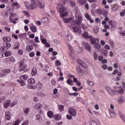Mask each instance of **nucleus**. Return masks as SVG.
<instances>
[{
  "mask_svg": "<svg viewBox=\"0 0 125 125\" xmlns=\"http://www.w3.org/2000/svg\"><path fill=\"white\" fill-rule=\"evenodd\" d=\"M40 8H43L44 7V2L42 0H32L31 4H30V9H36L38 7Z\"/></svg>",
  "mask_w": 125,
  "mask_h": 125,
  "instance_id": "nucleus-1",
  "label": "nucleus"
},
{
  "mask_svg": "<svg viewBox=\"0 0 125 125\" xmlns=\"http://www.w3.org/2000/svg\"><path fill=\"white\" fill-rule=\"evenodd\" d=\"M57 8L61 17H65L68 15V12H66V9L64 7L61 6V4H58Z\"/></svg>",
  "mask_w": 125,
  "mask_h": 125,
  "instance_id": "nucleus-2",
  "label": "nucleus"
},
{
  "mask_svg": "<svg viewBox=\"0 0 125 125\" xmlns=\"http://www.w3.org/2000/svg\"><path fill=\"white\" fill-rule=\"evenodd\" d=\"M19 71L20 72H22V71H24L26 68H27V64H25V62H24V60H21L19 62Z\"/></svg>",
  "mask_w": 125,
  "mask_h": 125,
  "instance_id": "nucleus-3",
  "label": "nucleus"
},
{
  "mask_svg": "<svg viewBox=\"0 0 125 125\" xmlns=\"http://www.w3.org/2000/svg\"><path fill=\"white\" fill-rule=\"evenodd\" d=\"M106 90L108 91V93H109V94L113 95L114 92H118V91H119V90L120 89V87L117 86H114V90H112V89L110 88L109 87H106Z\"/></svg>",
  "mask_w": 125,
  "mask_h": 125,
  "instance_id": "nucleus-4",
  "label": "nucleus"
},
{
  "mask_svg": "<svg viewBox=\"0 0 125 125\" xmlns=\"http://www.w3.org/2000/svg\"><path fill=\"white\" fill-rule=\"evenodd\" d=\"M82 18L81 16H78L77 17V20H74L72 22H71V25L72 26L77 25V26H79L80 24H81L82 22Z\"/></svg>",
  "mask_w": 125,
  "mask_h": 125,
  "instance_id": "nucleus-5",
  "label": "nucleus"
},
{
  "mask_svg": "<svg viewBox=\"0 0 125 125\" xmlns=\"http://www.w3.org/2000/svg\"><path fill=\"white\" fill-rule=\"evenodd\" d=\"M76 71L77 72L78 75L80 76V77H83V74H84V72L82 69H81V67L79 66H77L76 67Z\"/></svg>",
  "mask_w": 125,
  "mask_h": 125,
  "instance_id": "nucleus-6",
  "label": "nucleus"
},
{
  "mask_svg": "<svg viewBox=\"0 0 125 125\" xmlns=\"http://www.w3.org/2000/svg\"><path fill=\"white\" fill-rule=\"evenodd\" d=\"M83 45H84V47L86 50H87V51H88L89 52H91V46H90V44L86 43V42H83Z\"/></svg>",
  "mask_w": 125,
  "mask_h": 125,
  "instance_id": "nucleus-7",
  "label": "nucleus"
},
{
  "mask_svg": "<svg viewBox=\"0 0 125 125\" xmlns=\"http://www.w3.org/2000/svg\"><path fill=\"white\" fill-rule=\"evenodd\" d=\"M69 113L71 116L75 117L77 115V110L73 107H71L69 109Z\"/></svg>",
  "mask_w": 125,
  "mask_h": 125,
  "instance_id": "nucleus-8",
  "label": "nucleus"
},
{
  "mask_svg": "<svg viewBox=\"0 0 125 125\" xmlns=\"http://www.w3.org/2000/svg\"><path fill=\"white\" fill-rule=\"evenodd\" d=\"M7 63L10 64V63H14L15 62V58L13 57H10L5 59Z\"/></svg>",
  "mask_w": 125,
  "mask_h": 125,
  "instance_id": "nucleus-9",
  "label": "nucleus"
},
{
  "mask_svg": "<svg viewBox=\"0 0 125 125\" xmlns=\"http://www.w3.org/2000/svg\"><path fill=\"white\" fill-rule=\"evenodd\" d=\"M89 41H90L91 43L92 44H95V43L96 42V40H97V41H99V39H98L97 38L94 39L91 35H89Z\"/></svg>",
  "mask_w": 125,
  "mask_h": 125,
  "instance_id": "nucleus-10",
  "label": "nucleus"
},
{
  "mask_svg": "<svg viewBox=\"0 0 125 125\" xmlns=\"http://www.w3.org/2000/svg\"><path fill=\"white\" fill-rule=\"evenodd\" d=\"M5 119L7 121H9L11 119V114L9 111H6L5 112Z\"/></svg>",
  "mask_w": 125,
  "mask_h": 125,
  "instance_id": "nucleus-11",
  "label": "nucleus"
},
{
  "mask_svg": "<svg viewBox=\"0 0 125 125\" xmlns=\"http://www.w3.org/2000/svg\"><path fill=\"white\" fill-rule=\"evenodd\" d=\"M73 30L75 33L79 32V34H82V30L79 26H73Z\"/></svg>",
  "mask_w": 125,
  "mask_h": 125,
  "instance_id": "nucleus-12",
  "label": "nucleus"
},
{
  "mask_svg": "<svg viewBox=\"0 0 125 125\" xmlns=\"http://www.w3.org/2000/svg\"><path fill=\"white\" fill-rule=\"evenodd\" d=\"M109 113L111 118H116V117H117V114H116L115 110H111V109L109 110Z\"/></svg>",
  "mask_w": 125,
  "mask_h": 125,
  "instance_id": "nucleus-13",
  "label": "nucleus"
},
{
  "mask_svg": "<svg viewBox=\"0 0 125 125\" xmlns=\"http://www.w3.org/2000/svg\"><path fill=\"white\" fill-rule=\"evenodd\" d=\"M65 39L67 42H70V41L73 40V36L72 35L68 34L65 36Z\"/></svg>",
  "mask_w": 125,
  "mask_h": 125,
  "instance_id": "nucleus-14",
  "label": "nucleus"
},
{
  "mask_svg": "<svg viewBox=\"0 0 125 125\" xmlns=\"http://www.w3.org/2000/svg\"><path fill=\"white\" fill-rule=\"evenodd\" d=\"M38 74V71L37 68L33 67L31 70V75L32 76H36Z\"/></svg>",
  "mask_w": 125,
  "mask_h": 125,
  "instance_id": "nucleus-15",
  "label": "nucleus"
},
{
  "mask_svg": "<svg viewBox=\"0 0 125 125\" xmlns=\"http://www.w3.org/2000/svg\"><path fill=\"white\" fill-rule=\"evenodd\" d=\"M20 46V43L18 42H15L14 46H13V49H18Z\"/></svg>",
  "mask_w": 125,
  "mask_h": 125,
  "instance_id": "nucleus-16",
  "label": "nucleus"
},
{
  "mask_svg": "<svg viewBox=\"0 0 125 125\" xmlns=\"http://www.w3.org/2000/svg\"><path fill=\"white\" fill-rule=\"evenodd\" d=\"M3 41H4L5 42H11V38L9 36L4 37H3Z\"/></svg>",
  "mask_w": 125,
  "mask_h": 125,
  "instance_id": "nucleus-17",
  "label": "nucleus"
},
{
  "mask_svg": "<svg viewBox=\"0 0 125 125\" xmlns=\"http://www.w3.org/2000/svg\"><path fill=\"white\" fill-rule=\"evenodd\" d=\"M42 105L41 104H37L34 105V108L36 110H40V109H42Z\"/></svg>",
  "mask_w": 125,
  "mask_h": 125,
  "instance_id": "nucleus-18",
  "label": "nucleus"
},
{
  "mask_svg": "<svg viewBox=\"0 0 125 125\" xmlns=\"http://www.w3.org/2000/svg\"><path fill=\"white\" fill-rule=\"evenodd\" d=\"M28 78L29 77L27 75H21L20 78V80H21L22 81H26L28 80Z\"/></svg>",
  "mask_w": 125,
  "mask_h": 125,
  "instance_id": "nucleus-19",
  "label": "nucleus"
},
{
  "mask_svg": "<svg viewBox=\"0 0 125 125\" xmlns=\"http://www.w3.org/2000/svg\"><path fill=\"white\" fill-rule=\"evenodd\" d=\"M27 82L29 84H35V83H36V80H35L33 78H31L30 79H28Z\"/></svg>",
  "mask_w": 125,
  "mask_h": 125,
  "instance_id": "nucleus-20",
  "label": "nucleus"
},
{
  "mask_svg": "<svg viewBox=\"0 0 125 125\" xmlns=\"http://www.w3.org/2000/svg\"><path fill=\"white\" fill-rule=\"evenodd\" d=\"M9 105H10V101L9 100L6 101L3 104V106L4 108H7Z\"/></svg>",
  "mask_w": 125,
  "mask_h": 125,
  "instance_id": "nucleus-21",
  "label": "nucleus"
},
{
  "mask_svg": "<svg viewBox=\"0 0 125 125\" xmlns=\"http://www.w3.org/2000/svg\"><path fill=\"white\" fill-rule=\"evenodd\" d=\"M42 23H48L49 22V19L47 17L43 18L41 19Z\"/></svg>",
  "mask_w": 125,
  "mask_h": 125,
  "instance_id": "nucleus-22",
  "label": "nucleus"
},
{
  "mask_svg": "<svg viewBox=\"0 0 125 125\" xmlns=\"http://www.w3.org/2000/svg\"><path fill=\"white\" fill-rule=\"evenodd\" d=\"M125 97L122 96V97H120L118 98V102L119 103H120V104H122V103H124L125 102Z\"/></svg>",
  "mask_w": 125,
  "mask_h": 125,
  "instance_id": "nucleus-23",
  "label": "nucleus"
},
{
  "mask_svg": "<svg viewBox=\"0 0 125 125\" xmlns=\"http://www.w3.org/2000/svg\"><path fill=\"white\" fill-rule=\"evenodd\" d=\"M41 40L42 43H43L44 44L45 43H46V42H47L46 39L42 35H41Z\"/></svg>",
  "mask_w": 125,
  "mask_h": 125,
  "instance_id": "nucleus-24",
  "label": "nucleus"
},
{
  "mask_svg": "<svg viewBox=\"0 0 125 125\" xmlns=\"http://www.w3.org/2000/svg\"><path fill=\"white\" fill-rule=\"evenodd\" d=\"M72 20H73L72 18H69L68 19H63V21L64 23H70V22H71V21H72Z\"/></svg>",
  "mask_w": 125,
  "mask_h": 125,
  "instance_id": "nucleus-25",
  "label": "nucleus"
},
{
  "mask_svg": "<svg viewBox=\"0 0 125 125\" xmlns=\"http://www.w3.org/2000/svg\"><path fill=\"white\" fill-rule=\"evenodd\" d=\"M96 12L99 15H102V13H103V9L101 8H99L96 10Z\"/></svg>",
  "mask_w": 125,
  "mask_h": 125,
  "instance_id": "nucleus-26",
  "label": "nucleus"
},
{
  "mask_svg": "<svg viewBox=\"0 0 125 125\" xmlns=\"http://www.w3.org/2000/svg\"><path fill=\"white\" fill-rule=\"evenodd\" d=\"M54 118L57 121H59V120H61V115L60 114H56L54 115Z\"/></svg>",
  "mask_w": 125,
  "mask_h": 125,
  "instance_id": "nucleus-27",
  "label": "nucleus"
},
{
  "mask_svg": "<svg viewBox=\"0 0 125 125\" xmlns=\"http://www.w3.org/2000/svg\"><path fill=\"white\" fill-rule=\"evenodd\" d=\"M58 108L61 112H63L64 111V105L62 104H59L58 105Z\"/></svg>",
  "mask_w": 125,
  "mask_h": 125,
  "instance_id": "nucleus-28",
  "label": "nucleus"
},
{
  "mask_svg": "<svg viewBox=\"0 0 125 125\" xmlns=\"http://www.w3.org/2000/svg\"><path fill=\"white\" fill-rule=\"evenodd\" d=\"M83 38H84L85 39H89V36H88V33L86 32H84V33L83 34Z\"/></svg>",
  "mask_w": 125,
  "mask_h": 125,
  "instance_id": "nucleus-29",
  "label": "nucleus"
},
{
  "mask_svg": "<svg viewBox=\"0 0 125 125\" xmlns=\"http://www.w3.org/2000/svg\"><path fill=\"white\" fill-rule=\"evenodd\" d=\"M30 29L33 33H36L37 32V27L34 25H32L30 27Z\"/></svg>",
  "mask_w": 125,
  "mask_h": 125,
  "instance_id": "nucleus-30",
  "label": "nucleus"
},
{
  "mask_svg": "<svg viewBox=\"0 0 125 125\" xmlns=\"http://www.w3.org/2000/svg\"><path fill=\"white\" fill-rule=\"evenodd\" d=\"M47 115L49 118H50V119H51V118H53L54 116V114H53V112L52 111H48L47 113Z\"/></svg>",
  "mask_w": 125,
  "mask_h": 125,
  "instance_id": "nucleus-31",
  "label": "nucleus"
},
{
  "mask_svg": "<svg viewBox=\"0 0 125 125\" xmlns=\"http://www.w3.org/2000/svg\"><path fill=\"white\" fill-rule=\"evenodd\" d=\"M2 73L4 74H9L10 73V69H5L2 70Z\"/></svg>",
  "mask_w": 125,
  "mask_h": 125,
  "instance_id": "nucleus-32",
  "label": "nucleus"
},
{
  "mask_svg": "<svg viewBox=\"0 0 125 125\" xmlns=\"http://www.w3.org/2000/svg\"><path fill=\"white\" fill-rule=\"evenodd\" d=\"M102 15H103L104 17H107V16H108V13H107V11L103 9V12Z\"/></svg>",
  "mask_w": 125,
  "mask_h": 125,
  "instance_id": "nucleus-33",
  "label": "nucleus"
},
{
  "mask_svg": "<svg viewBox=\"0 0 125 125\" xmlns=\"http://www.w3.org/2000/svg\"><path fill=\"white\" fill-rule=\"evenodd\" d=\"M68 49L70 50L72 54H74V49H73V47L72 45H71L70 44H68Z\"/></svg>",
  "mask_w": 125,
  "mask_h": 125,
  "instance_id": "nucleus-34",
  "label": "nucleus"
},
{
  "mask_svg": "<svg viewBox=\"0 0 125 125\" xmlns=\"http://www.w3.org/2000/svg\"><path fill=\"white\" fill-rule=\"evenodd\" d=\"M25 6L26 7V8H27V9L28 10H31V4H30V3L28 2H25Z\"/></svg>",
  "mask_w": 125,
  "mask_h": 125,
  "instance_id": "nucleus-35",
  "label": "nucleus"
},
{
  "mask_svg": "<svg viewBox=\"0 0 125 125\" xmlns=\"http://www.w3.org/2000/svg\"><path fill=\"white\" fill-rule=\"evenodd\" d=\"M10 22H12V23H13V24L16 23V21H14V17H13V16H10Z\"/></svg>",
  "mask_w": 125,
  "mask_h": 125,
  "instance_id": "nucleus-36",
  "label": "nucleus"
},
{
  "mask_svg": "<svg viewBox=\"0 0 125 125\" xmlns=\"http://www.w3.org/2000/svg\"><path fill=\"white\" fill-rule=\"evenodd\" d=\"M78 2L81 4V5H83V4H85V0H78Z\"/></svg>",
  "mask_w": 125,
  "mask_h": 125,
  "instance_id": "nucleus-37",
  "label": "nucleus"
},
{
  "mask_svg": "<svg viewBox=\"0 0 125 125\" xmlns=\"http://www.w3.org/2000/svg\"><path fill=\"white\" fill-rule=\"evenodd\" d=\"M98 32H99V28L97 26H95L94 28V33L98 34Z\"/></svg>",
  "mask_w": 125,
  "mask_h": 125,
  "instance_id": "nucleus-38",
  "label": "nucleus"
},
{
  "mask_svg": "<svg viewBox=\"0 0 125 125\" xmlns=\"http://www.w3.org/2000/svg\"><path fill=\"white\" fill-rule=\"evenodd\" d=\"M29 112H30V108L27 107L24 109V113L25 115H28V114H29Z\"/></svg>",
  "mask_w": 125,
  "mask_h": 125,
  "instance_id": "nucleus-39",
  "label": "nucleus"
},
{
  "mask_svg": "<svg viewBox=\"0 0 125 125\" xmlns=\"http://www.w3.org/2000/svg\"><path fill=\"white\" fill-rule=\"evenodd\" d=\"M34 48L32 45L27 46L26 49L28 51H31V50Z\"/></svg>",
  "mask_w": 125,
  "mask_h": 125,
  "instance_id": "nucleus-40",
  "label": "nucleus"
},
{
  "mask_svg": "<svg viewBox=\"0 0 125 125\" xmlns=\"http://www.w3.org/2000/svg\"><path fill=\"white\" fill-rule=\"evenodd\" d=\"M11 54V52H10V51H7L5 52L4 55H5V57H7V56H10Z\"/></svg>",
  "mask_w": 125,
  "mask_h": 125,
  "instance_id": "nucleus-41",
  "label": "nucleus"
},
{
  "mask_svg": "<svg viewBox=\"0 0 125 125\" xmlns=\"http://www.w3.org/2000/svg\"><path fill=\"white\" fill-rule=\"evenodd\" d=\"M125 92V91L124 90V89H119L118 91H117V93L119 94H123Z\"/></svg>",
  "mask_w": 125,
  "mask_h": 125,
  "instance_id": "nucleus-42",
  "label": "nucleus"
},
{
  "mask_svg": "<svg viewBox=\"0 0 125 125\" xmlns=\"http://www.w3.org/2000/svg\"><path fill=\"white\" fill-rule=\"evenodd\" d=\"M87 83L89 86H93V85H94V83L92 81H87Z\"/></svg>",
  "mask_w": 125,
  "mask_h": 125,
  "instance_id": "nucleus-43",
  "label": "nucleus"
},
{
  "mask_svg": "<svg viewBox=\"0 0 125 125\" xmlns=\"http://www.w3.org/2000/svg\"><path fill=\"white\" fill-rule=\"evenodd\" d=\"M19 124H20V120L18 119L13 124L12 123V125H18Z\"/></svg>",
  "mask_w": 125,
  "mask_h": 125,
  "instance_id": "nucleus-44",
  "label": "nucleus"
},
{
  "mask_svg": "<svg viewBox=\"0 0 125 125\" xmlns=\"http://www.w3.org/2000/svg\"><path fill=\"white\" fill-rule=\"evenodd\" d=\"M51 83L52 85H55V84H56V81H55V80L54 79H52L51 81Z\"/></svg>",
  "mask_w": 125,
  "mask_h": 125,
  "instance_id": "nucleus-45",
  "label": "nucleus"
},
{
  "mask_svg": "<svg viewBox=\"0 0 125 125\" xmlns=\"http://www.w3.org/2000/svg\"><path fill=\"white\" fill-rule=\"evenodd\" d=\"M20 84H21V86H24L26 84V83L25 82V81L21 80V81Z\"/></svg>",
  "mask_w": 125,
  "mask_h": 125,
  "instance_id": "nucleus-46",
  "label": "nucleus"
},
{
  "mask_svg": "<svg viewBox=\"0 0 125 125\" xmlns=\"http://www.w3.org/2000/svg\"><path fill=\"white\" fill-rule=\"evenodd\" d=\"M103 55L104 56L107 57L108 56V50H104V52H103Z\"/></svg>",
  "mask_w": 125,
  "mask_h": 125,
  "instance_id": "nucleus-47",
  "label": "nucleus"
},
{
  "mask_svg": "<svg viewBox=\"0 0 125 125\" xmlns=\"http://www.w3.org/2000/svg\"><path fill=\"white\" fill-rule=\"evenodd\" d=\"M70 5H71V6H75V5H76V3H75V1H73V0H70Z\"/></svg>",
  "mask_w": 125,
  "mask_h": 125,
  "instance_id": "nucleus-48",
  "label": "nucleus"
},
{
  "mask_svg": "<svg viewBox=\"0 0 125 125\" xmlns=\"http://www.w3.org/2000/svg\"><path fill=\"white\" fill-rule=\"evenodd\" d=\"M41 118H42V117H41V116L39 114H37L36 116V120H37V121H40V120H41Z\"/></svg>",
  "mask_w": 125,
  "mask_h": 125,
  "instance_id": "nucleus-49",
  "label": "nucleus"
},
{
  "mask_svg": "<svg viewBox=\"0 0 125 125\" xmlns=\"http://www.w3.org/2000/svg\"><path fill=\"white\" fill-rule=\"evenodd\" d=\"M56 66H61V62H60V61H59V60L56 61Z\"/></svg>",
  "mask_w": 125,
  "mask_h": 125,
  "instance_id": "nucleus-50",
  "label": "nucleus"
},
{
  "mask_svg": "<svg viewBox=\"0 0 125 125\" xmlns=\"http://www.w3.org/2000/svg\"><path fill=\"white\" fill-rule=\"evenodd\" d=\"M66 83L68 84H70V85H72V83H73V80L69 79L68 80Z\"/></svg>",
  "mask_w": 125,
  "mask_h": 125,
  "instance_id": "nucleus-51",
  "label": "nucleus"
},
{
  "mask_svg": "<svg viewBox=\"0 0 125 125\" xmlns=\"http://www.w3.org/2000/svg\"><path fill=\"white\" fill-rule=\"evenodd\" d=\"M82 67H83V68H87V66L86 65V64H85V63H84V62H83L82 63H81L80 64Z\"/></svg>",
  "mask_w": 125,
  "mask_h": 125,
  "instance_id": "nucleus-52",
  "label": "nucleus"
},
{
  "mask_svg": "<svg viewBox=\"0 0 125 125\" xmlns=\"http://www.w3.org/2000/svg\"><path fill=\"white\" fill-rule=\"evenodd\" d=\"M29 125V121L28 120L25 121L21 125Z\"/></svg>",
  "mask_w": 125,
  "mask_h": 125,
  "instance_id": "nucleus-53",
  "label": "nucleus"
},
{
  "mask_svg": "<svg viewBox=\"0 0 125 125\" xmlns=\"http://www.w3.org/2000/svg\"><path fill=\"white\" fill-rule=\"evenodd\" d=\"M85 18H86V19H87L88 20H89V19H90V16H89V15H88V14L86 13L85 14Z\"/></svg>",
  "mask_w": 125,
  "mask_h": 125,
  "instance_id": "nucleus-54",
  "label": "nucleus"
},
{
  "mask_svg": "<svg viewBox=\"0 0 125 125\" xmlns=\"http://www.w3.org/2000/svg\"><path fill=\"white\" fill-rule=\"evenodd\" d=\"M109 43L112 47H114V42L112 40H110Z\"/></svg>",
  "mask_w": 125,
  "mask_h": 125,
  "instance_id": "nucleus-55",
  "label": "nucleus"
},
{
  "mask_svg": "<svg viewBox=\"0 0 125 125\" xmlns=\"http://www.w3.org/2000/svg\"><path fill=\"white\" fill-rule=\"evenodd\" d=\"M26 36V34L23 33V34H21L19 35V37L21 39H22L23 37H25Z\"/></svg>",
  "mask_w": 125,
  "mask_h": 125,
  "instance_id": "nucleus-56",
  "label": "nucleus"
},
{
  "mask_svg": "<svg viewBox=\"0 0 125 125\" xmlns=\"http://www.w3.org/2000/svg\"><path fill=\"white\" fill-rule=\"evenodd\" d=\"M6 45L7 48H10V47H11V43L9 42L6 43Z\"/></svg>",
  "mask_w": 125,
  "mask_h": 125,
  "instance_id": "nucleus-57",
  "label": "nucleus"
},
{
  "mask_svg": "<svg viewBox=\"0 0 125 125\" xmlns=\"http://www.w3.org/2000/svg\"><path fill=\"white\" fill-rule=\"evenodd\" d=\"M6 75L2 72V71L0 73V78H3V77H5Z\"/></svg>",
  "mask_w": 125,
  "mask_h": 125,
  "instance_id": "nucleus-58",
  "label": "nucleus"
},
{
  "mask_svg": "<svg viewBox=\"0 0 125 125\" xmlns=\"http://www.w3.org/2000/svg\"><path fill=\"white\" fill-rule=\"evenodd\" d=\"M5 100V97H1L0 98V102H3Z\"/></svg>",
  "mask_w": 125,
  "mask_h": 125,
  "instance_id": "nucleus-59",
  "label": "nucleus"
},
{
  "mask_svg": "<svg viewBox=\"0 0 125 125\" xmlns=\"http://www.w3.org/2000/svg\"><path fill=\"white\" fill-rule=\"evenodd\" d=\"M95 47L97 49H99L100 48V45L99 43H97L95 44Z\"/></svg>",
  "mask_w": 125,
  "mask_h": 125,
  "instance_id": "nucleus-60",
  "label": "nucleus"
},
{
  "mask_svg": "<svg viewBox=\"0 0 125 125\" xmlns=\"http://www.w3.org/2000/svg\"><path fill=\"white\" fill-rule=\"evenodd\" d=\"M120 34L123 37H125V31H121L120 32Z\"/></svg>",
  "mask_w": 125,
  "mask_h": 125,
  "instance_id": "nucleus-61",
  "label": "nucleus"
},
{
  "mask_svg": "<svg viewBox=\"0 0 125 125\" xmlns=\"http://www.w3.org/2000/svg\"><path fill=\"white\" fill-rule=\"evenodd\" d=\"M34 41L35 42H40V40H39V37H38L35 38Z\"/></svg>",
  "mask_w": 125,
  "mask_h": 125,
  "instance_id": "nucleus-62",
  "label": "nucleus"
},
{
  "mask_svg": "<svg viewBox=\"0 0 125 125\" xmlns=\"http://www.w3.org/2000/svg\"><path fill=\"white\" fill-rule=\"evenodd\" d=\"M125 11H123L120 13V16L123 17V16H125Z\"/></svg>",
  "mask_w": 125,
  "mask_h": 125,
  "instance_id": "nucleus-63",
  "label": "nucleus"
},
{
  "mask_svg": "<svg viewBox=\"0 0 125 125\" xmlns=\"http://www.w3.org/2000/svg\"><path fill=\"white\" fill-rule=\"evenodd\" d=\"M91 125H97V123L95 121H92L91 123Z\"/></svg>",
  "mask_w": 125,
  "mask_h": 125,
  "instance_id": "nucleus-64",
  "label": "nucleus"
}]
</instances>
